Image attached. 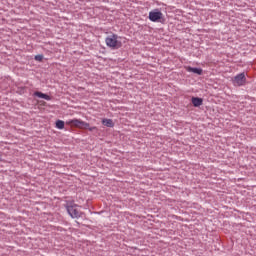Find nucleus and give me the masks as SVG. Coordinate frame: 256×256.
<instances>
[{"label":"nucleus","mask_w":256,"mask_h":256,"mask_svg":"<svg viewBox=\"0 0 256 256\" xmlns=\"http://www.w3.org/2000/svg\"><path fill=\"white\" fill-rule=\"evenodd\" d=\"M119 36L117 34H111L106 37L105 43L110 49H121V41L118 40Z\"/></svg>","instance_id":"nucleus-1"},{"label":"nucleus","mask_w":256,"mask_h":256,"mask_svg":"<svg viewBox=\"0 0 256 256\" xmlns=\"http://www.w3.org/2000/svg\"><path fill=\"white\" fill-rule=\"evenodd\" d=\"M67 124L71 125L72 127H78V129H89L90 131H97V127H90L89 123L79 119L69 120Z\"/></svg>","instance_id":"nucleus-2"},{"label":"nucleus","mask_w":256,"mask_h":256,"mask_svg":"<svg viewBox=\"0 0 256 256\" xmlns=\"http://www.w3.org/2000/svg\"><path fill=\"white\" fill-rule=\"evenodd\" d=\"M75 207H77V204H75V202H67L66 203V211H67L68 215H70V217L72 219H79L81 217V215H83V212H80Z\"/></svg>","instance_id":"nucleus-3"},{"label":"nucleus","mask_w":256,"mask_h":256,"mask_svg":"<svg viewBox=\"0 0 256 256\" xmlns=\"http://www.w3.org/2000/svg\"><path fill=\"white\" fill-rule=\"evenodd\" d=\"M148 19L152 21V23H163V12L159 9H154L149 12Z\"/></svg>","instance_id":"nucleus-4"},{"label":"nucleus","mask_w":256,"mask_h":256,"mask_svg":"<svg viewBox=\"0 0 256 256\" xmlns=\"http://www.w3.org/2000/svg\"><path fill=\"white\" fill-rule=\"evenodd\" d=\"M245 83H247L245 72H242L233 78V85H235V87H243Z\"/></svg>","instance_id":"nucleus-5"},{"label":"nucleus","mask_w":256,"mask_h":256,"mask_svg":"<svg viewBox=\"0 0 256 256\" xmlns=\"http://www.w3.org/2000/svg\"><path fill=\"white\" fill-rule=\"evenodd\" d=\"M186 71H188V73H194L195 75H203V69L201 68H193L191 66H188L186 68Z\"/></svg>","instance_id":"nucleus-6"},{"label":"nucleus","mask_w":256,"mask_h":256,"mask_svg":"<svg viewBox=\"0 0 256 256\" xmlns=\"http://www.w3.org/2000/svg\"><path fill=\"white\" fill-rule=\"evenodd\" d=\"M34 97H38L39 99H45V101H51V96L39 91L34 92Z\"/></svg>","instance_id":"nucleus-7"},{"label":"nucleus","mask_w":256,"mask_h":256,"mask_svg":"<svg viewBox=\"0 0 256 256\" xmlns=\"http://www.w3.org/2000/svg\"><path fill=\"white\" fill-rule=\"evenodd\" d=\"M192 104H193L195 107H201V105H203V98L192 97Z\"/></svg>","instance_id":"nucleus-8"},{"label":"nucleus","mask_w":256,"mask_h":256,"mask_svg":"<svg viewBox=\"0 0 256 256\" xmlns=\"http://www.w3.org/2000/svg\"><path fill=\"white\" fill-rule=\"evenodd\" d=\"M102 125H104V127H115V123L113 122V120L107 118H104L102 120Z\"/></svg>","instance_id":"nucleus-9"},{"label":"nucleus","mask_w":256,"mask_h":256,"mask_svg":"<svg viewBox=\"0 0 256 256\" xmlns=\"http://www.w3.org/2000/svg\"><path fill=\"white\" fill-rule=\"evenodd\" d=\"M56 128H57V129H65V121H63V120H57V121H56Z\"/></svg>","instance_id":"nucleus-10"},{"label":"nucleus","mask_w":256,"mask_h":256,"mask_svg":"<svg viewBox=\"0 0 256 256\" xmlns=\"http://www.w3.org/2000/svg\"><path fill=\"white\" fill-rule=\"evenodd\" d=\"M34 59L35 61H43V55H36Z\"/></svg>","instance_id":"nucleus-11"},{"label":"nucleus","mask_w":256,"mask_h":256,"mask_svg":"<svg viewBox=\"0 0 256 256\" xmlns=\"http://www.w3.org/2000/svg\"><path fill=\"white\" fill-rule=\"evenodd\" d=\"M0 161H1V156H0Z\"/></svg>","instance_id":"nucleus-12"}]
</instances>
